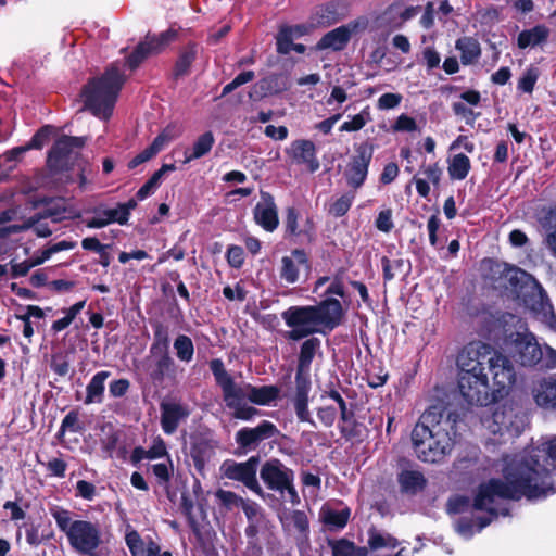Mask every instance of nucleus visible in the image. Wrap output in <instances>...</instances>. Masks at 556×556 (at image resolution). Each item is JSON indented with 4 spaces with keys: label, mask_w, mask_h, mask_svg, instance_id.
<instances>
[{
    "label": "nucleus",
    "mask_w": 556,
    "mask_h": 556,
    "mask_svg": "<svg viewBox=\"0 0 556 556\" xmlns=\"http://www.w3.org/2000/svg\"><path fill=\"white\" fill-rule=\"evenodd\" d=\"M543 226L551 230L547 235V243L554 250L556 254V207L551 208L543 219Z\"/></svg>",
    "instance_id": "e2e57ef3"
},
{
    "label": "nucleus",
    "mask_w": 556,
    "mask_h": 556,
    "mask_svg": "<svg viewBox=\"0 0 556 556\" xmlns=\"http://www.w3.org/2000/svg\"><path fill=\"white\" fill-rule=\"evenodd\" d=\"M351 510L345 507L341 510H321V521L330 529H343L350 519Z\"/></svg>",
    "instance_id": "49530a36"
},
{
    "label": "nucleus",
    "mask_w": 556,
    "mask_h": 556,
    "mask_svg": "<svg viewBox=\"0 0 556 556\" xmlns=\"http://www.w3.org/2000/svg\"><path fill=\"white\" fill-rule=\"evenodd\" d=\"M58 528L67 536L71 547L80 555L99 556L98 547L102 543L98 523L88 520H72V513L59 506L50 508Z\"/></svg>",
    "instance_id": "423d86ee"
},
{
    "label": "nucleus",
    "mask_w": 556,
    "mask_h": 556,
    "mask_svg": "<svg viewBox=\"0 0 556 556\" xmlns=\"http://www.w3.org/2000/svg\"><path fill=\"white\" fill-rule=\"evenodd\" d=\"M459 415L430 406L422 413L412 431L414 451L424 463H441L452 452Z\"/></svg>",
    "instance_id": "7ed1b4c3"
},
{
    "label": "nucleus",
    "mask_w": 556,
    "mask_h": 556,
    "mask_svg": "<svg viewBox=\"0 0 556 556\" xmlns=\"http://www.w3.org/2000/svg\"><path fill=\"white\" fill-rule=\"evenodd\" d=\"M249 392V401L253 404L266 406L275 402L279 397L280 389L277 386H262L255 387L247 383Z\"/></svg>",
    "instance_id": "c9c22d12"
},
{
    "label": "nucleus",
    "mask_w": 556,
    "mask_h": 556,
    "mask_svg": "<svg viewBox=\"0 0 556 556\" xmlns=\"http://www.w3.org/2000/svg\"><path fill=\"white\" fill-rule=\"evenodd\" d=\"M488 352H483L485 358H492L486 362V369L492 374L493 386L491 387L492 393H494L495 403L500 401L508 389L516 381V372L511 362L503 354L495 351L490 344L486 343Z\"/></svg>",
    "instance_id": "6e6552de"
},
{
    "label": "nucleus",
    "mask_w": 556,
    "mask_h": 556,
    "mask_svg": "<svg viewBox=\"0 0 556 556\" xmlns=\"http://www.w3.org/2000/svg\"><path fill=\"white\" fill-rule=\"evenodd\" d=\"M455 48L460 52V63L463 65L475 64L481 56L480 43L473 37L457 39Z\"/></svg>",
    "instance_id": "e433bc0d"
},
{
    "label": "nucleus",
    "mask_w": 556,
    "mask_h": 556,
    "mask_svg": "<svg viewBox=\"0 0 556 556\" xmlns=\"http://www.w3.org/2000/svg\"><path fill=\"white\" fill-rule=\"evenodd\" d=\"M125 83V74L117 65L111 64L100 76L88 79L81 88L84 110L96 117L110 118Z\"/></svg>",
    "instance_id": "39448f33"
},
{
    "label": "nucleus",
    "mask_w": 556,
    "mask_h": 556,
    "mask_svg": "<svg viewBox=\"0 0 556 556\" xmlns=\"http://www.w3.org/2000/svg\"><path fill=\"white\" fill-rule=\"evenodd\" d=\"M151 327L153 329V342L150 346V354L169 353V326L160 320H152Z\"/></svg>",
    "instance_id": "f704fd0d"
},
{
    "label": "nucleus",
    "mask_w": 556,
    "mask_h": 556,
    "mask_svg": "<svg viewBox=\"0 0 556 556\" xmlns=\"http://www.w3.org/2000/svg\"><path fill=\"white\" fill-rule=\"evenodd\" d=\"M151 355L156 359L154 368L150 371V378L154 383H162L166 376L175 372V362L169 353Z\"/></svg>",
    "instance_id": "a19ab883"
},
{
    "label": "nucleus",
    "mask_w": 556,
    "mask_h": 556,
    "mask_svg": "<svg viewBox=\"0 0 556 556\" xmlns=\"http://www.w3.org/2000/svg\"><path fill=\"white\" fill-rule=\"evenodd\" d=\"M198 58V43L194 41L188 42L184 46L179 52L177 60L173 67L174 79L188 76L191 71V66Z\"/></svg>",
    "instance_id": "7c9ffc66"
},
{
    "label": "nucleus",
    "mask_w": 556,
    "mask_h": 556,
    "mask_svg": "<svg viewBox=\"0 0 556 556\" xmlns=\"http://www.w3.org/2000/svg\"><path fill=\"white\" fill-rule=\"evenodd\" d=\"M294 379L295 394L292 402L296 418L301 422H308L316 427V422L308 410V394L312 387L311 369L296 366Z\"/></svg>",
    "instance_id": "dca6fc26"
},
{
    "label": "nucleus",
    "mask_w": 556,
    "mask_h": 556,
    "mask_svg": "<svg viewBox=\"0 0 556 556\" xmlns=\"http://www.w3.org/2000/svg\"><path fill=\"white\" fill-rule=\"evenodd\" d=\"M513 415L507 414L504 410L496 409L491 417V421L486 420L488 429L493 434H498L501 440L500 443L506 442L508 439H514L519 437L521 433L520 429L514 425V421L511 419Z\"/></svg>",
    "instance_id": "393cba45"
},
{
    "label": "nucleus",
    "mask_w": 556,
    "mask_h": 556,
    "mask_svg": "<svg viewBox=\"0 0 556 556\" xmlns=\"http://www.w3.org/2000/svg\"><path fill=\"white\" fill-rule=\"evenodd\" d=\"M541 475L542 472H538L532 457L526 450L518 459L504 468V480L491 478L478 486L472 507L476 510H486L491 516L497 517V510L491 506L495 497L513 501H519L522 497L527 500L546 497L552 488L547 486Z\"/></svg>",
    "instance_id": "f257e3e1"
},
{
    "label": "nucleus",
    "mask_w": 556,
    "mask_h": 556,
    "mask_svg": "<svg viewBox=\"0 0 556 556\" xmlns=\"http://www.w3.org/2000/svg\"><path fill=\"white\" fill-rule=\"evenodd\" d=\"M291 520L294 528L301 535V539L307 541L309 534V521L307 515L303 510H293L291 514Z\"/></svg>",
    "instance_id": "052dcab7"
},
{
    "label": "nucleus",
    "mask_w": 556,
    "mask_h": 556,
    "mask_svg": "<svg viewBox=\"0 0 556 556\" xmlns=\"http://www.w3.org/2000/svg\"><path fill=\"white\" fill-rule=\"evenodd\" d=\"M54 132V127L51 125H45L40 127L27 142V148L40 150L47 144Z\"/></svg>",
    "instance_id": "4d7b16f0"
},
{
    "label": "nucleus",
    "mask_w": 556,
    "mask_h": 556,
    "mask_svg": "<svg viewBox=\"0 0 556 556\" xmlns=\"http://www.w3.org/2000/svg\"><path fill=\"white\" fill-rule=\"evenodd\" d=\"M538 472L542 471V480L545 481L548 490V495L556 492V483L553 480V475H556V437L547 442L538 446H532L527 450Z\"/></svg>",
    "instance_id": "4468645a"
},
{
    "label": "nucleus",
    "mask_w": 556,
    "mask_h": 556,
    "mask_svg": "<svg viewBox=\"0 0 556 556\" xmlns=\"http://www.w3.org/2000/svg\"><path fill=\"white\" fill-rule=\"evenodd\" d=\"M45 206L43 210L36 213L30 217V220L37 223L38 220L51 218L54 223H60L66 218L67 212L65 201L63 198H48L43 197L34 202V207Z\"/></svg>",
    "instance_id": "a878e982"
},
{
    "label": "nucleus",
    "mask_w": 556,
    "mask_h": 556,
    "mask_svg": "<svg viewBox=\"0 0 556 556\" xmlns=\"http://www.w3.org/2000/svg\"><path fill=\"white\" fill-rule=\"evenodd\" d=\"M174 349L179 361L189 363L194 355V345L190 337L178 334L174 340Z\"/></svg>",
    "instance_id": "de8ad7c7"
},
{
    "label": "nucleus",
    "mask_w": 556,
    "mask_h": 556,
    "mask_svg": "<svg viewBox=\"0 0 556 556\" xmlns=\"http://www.w3.org/2000/svg\"><path fill=\"white\" fill-rule=\"evenodd\" d=\"M311 308L318 327L326 331V334L342 324L345 314L341 302L331 296L321 300L316 305H311Z\"/></svg>",
    "instance_id": "f3484780"
},
{
    "label": "nucleus",
    "mask_w": 556,
    "mask_h": 556,
    "mask_svg": "<svg viewBox=\"0 0 556 556\" xmlns=\"http://www.w3.org/2000/svg\"><path fill=\"white\" fill-rule=\"evenodd\" d=\"M399 545V541L390 535L381 534L376 528L368 530V546L371 551H377L383 547L395 548Z\"/></svg>",
    "instance_id": "09e8293b"
},
{
    "label": "nucleus",
    "mask_w": 556,
    "mask_h": 556,
    "mask_svg": "<svg viewBox=\"0 0 556 556\" xmlns=\"http://www.w3.org/2000/svg\"><path fill=\"white\" fill-rule=\"evenodd\" d=\"M226 260L230 267L239 269L244 264V251L240 245L231 244L226 252Z\"/></svg>",
    "instance_id": "69168bd1"
},
{
    "label": "nucleus",
    "mask_w": 556,
    "mask_h": 556,
    "mask_svg": "<svg viewBox=\"0 0 556 556\" xmlns=\"http://www.w3.org/2000/svg\"><path fill=\"white\" fill-rule=\"evenodd\" d=\"M381 266L384 282L393 280L397 274L407 275L410 270L409 260L402 257L390 260L387 256H382Z\"/></svg>",
    "instance_id": "c03bdc74"
},
{
    "label": "nucleus",
    "mask_w": 556,
    "mask_h": 556,
    "mask_svg": "<svg viewBox=\"0 0 556 556\" xmlns=\"http://www.w3.org/2000/svg\"><path fill=\"white\" fill-rule=\"evenodd\" d=\"M551 30L545 24H538L518 34L517 47L521 50L543 46L549 38Z\"/></svg>",
    "instance_id": "c756f323"
},
{
    "label": "nucleus",
    "mask_w": 556,
    "mask_h": 556,
    "mask_svg": "<svg viewBox=\"0 0 556 556\" xmlns=\"http://www.w3.org/2000/svg\"><path fill=\"white\" fill-rule=\"evenodd\" d=\"M374 150V144L368 140L354 144V154L350 157L343 174L346 185L354 190L359 189L367 179Z\"/></svg>",
    "instance_id": "9d476101"
},
{
    "label": "nucleus",
    "mask_w": 556,
    "mask_h": 556,
    "mask_svg": "<svg viewBox=\"0 0 556 556\" xmlns=\"http://www.w3.org/2000/svg\"><path fill=\"white\" fill-rule=\"evenodd\" d=\"M167 138L166 136L161 132L159 134L151 144H149L143 151L138 153L135 157H132L128 164L127 167L129 169H135L140 164L150 161L152 157H154L164 147Z\"/></svg>",
    "instance_id": "37998d69"
},
{
    "label": "nucleus",
    "mask_w": 556,
    "mask_h": 556,
    "mask_svg": "<svg viewBox=\"0 0 556 556\" xmlns=\"http://www.w3.org/2000/svg\"><path fill=\"white\" fill-rule=\"evenodd\" d=\"M299 266H303L308 271L312 268L308 255L303 249H294L291 256L281 258L280 278L288 283H295L299 280Z\"/></svg>",
    "instance_id": "b1692460"
},
{
    "label": "nucleus",
    "mask_w": 556,
    "mask_h": 556,
    "mask_svg": "<svg viewBox=\"0 0 556 556\" xmlns=\"http://www.w3.org/2000/svg\"><path fill=\"white\" fill-rule=\"evenodd\" d=\"M261 201L253 208L254 222L264 230L273 232L279 226L278 207L274 195L261 190Z\"/></svg>",
    "instance_id": "aec40b11"
},
{
    "label": "nucleus",
    "mask_w": 556,
    "mask_h": 556,
    "mask_svg": "<svg viewBox=\"0 0 556 556\" xmlns=\"http://www.w3.org/2000/svg\"><path fill=\"white\" fill-rule=\"evenodd\" d=\"M180 506H181V510H182L184 515L187 517L188 525H189L191 531L193 532V534L195 535L198 541H201L202 532H201L199 522L197 521V519L194 518V516L192 514L193 501L188 495L182 494Z\"/></svg>",
    "instance_id": "864d4df0"
},
{
    "label": "nucleus",
    "mask_w": 556,
    "mask_h": 556,
    "mask_svg": "<svg viewBox=\"0 0 556 556\" xmlns=\"http://www.w3.org/2000/svg\"><path fill=\"white\" fill-rule=\"evenodd\" d=\"M261 463V456L253 455L245 462L225 460L220 470L225 478L242 483L247 489L263 497L264 491L257 480V470Z\"/></svg>",
    "instance_id": "1a4fd4ad"
},
{
    "label": "nucleus",
    "mask_w": 556,
    "mask_h": 556,
    "mask_svg": "<svg viewBox=\"0 0 556 556\" xmlns=\"http://www.w3.org/2000/svg\"><path fill=\"white\" fill-rule=\"evenodd\" d=\"M178 36L177 30L169 28L159 35L147 34L132 52L126 58V65L130 71H136L150 55L159 54L165 50Z\"/></svg>",
    "instance_id": "9b49d317"
},
{
    "label": "nucleus",
    "mask_w": 556,
    "mask_h": 556,
    "mask_svg": "<svg viewBox=\"0 0 556 556\" xmlns=\"http://www.w3.org/2000/svg\"><path fill=\"white\" fill-rule=\"evenodd\" d=\"M281 318L290 330L283 332L288 341H300L315 333L326 334L318 327L311 305H292L281 313Z\"/></svg>",
    "instance_id": "0eeeda50"
},
{
    "label": "nucleus",
    "mask_w": 556,
    "mask_h": 556,
    "mask_svg": "<svg viewBox=\"0 0 556 556\" xmlns=\"http://www.w3.org/2000/svg\"><path fill=\"white\" fill-rule=\"evenodd\" d=\"M470 169V159L464 153H458L447 159V173L451 180H464Z\"/></svg>",
    "instance_id": "79ce46f5"
},
{
    "label": "nucleus",
    "mask_w": 556,
    "mask_h": 556,
    "mask_svg": "<svg viewBox=\"0 0 556 556\" xmlns=\"http://www.w3.org/2000/svg\"><path fill=\"white\" fill-rule=\"evenodd\" d=\"M397 482L403 493L417 494L427 485V479L424 473L418 470H402L399 473Z\"/></svg>",
    "instance_id": "72a5a7b5"
},
{
    "label": "nucleus",
    "mask_w": 556,
    "mask_h": 556,
    "mask_svg": "<svg viewBox=\"0 0 556 556\" xmlns=\"http://www.w3.org/2000/svg\"><path fill=\"white\" fill-rule=\"evenodd\" d=\"M482 351L488 352L486 343L473 341L465 345L457 356L458 390L469 405L488 406L495 403L485 371L486 362L492 358H485Z\"/></svg>",
    "instance_id": "20e7f679"
},
{
    "label": "nucleus",
    "mask_w": 556,
    "mask_h": 556,
    "mask_svg": "<svg viewBox=\"0 0 556 556\" xmlns=\"http://www.w3.org/2000/svg\"><path fill=\"white\" fill-rule=\"evenodd\" d=\"M214 455L215 446L212 441L199 438L191 443L190 456L194 468L200 475H204L205 466Z\"/></svg>",
    "instance_id": "cd10ccee"
},
{
    "label": "nucleus",
    "mask_w": 556,
    "mask_h": 556,
    "mask_svg": "<svg viewBox=\"0 0 556 556\" xmlns=\"http://www.w3.org/2000/svg\"><path fill=\"white\" fill-rule=\"evenodd\" d=\"M50 368L55 375L60 377L67 376L71 368L67 356L63 355L62 353L52 355Z\"/></svg>",
    "instance_id": "338daca9"
},
{
    "label": "nucleus",
    "mask_w": 556,
    "mask_h": 556,
    "mask_svg": "<svg viewBox=\"0 0 556 556\" xmlns=\"http://www.w3.org/2000/svg\"><path fill=\"white\" fill-rule=\"evenodd\" d=\"M349 13L348 4L331 0L318 5L313 14V22L317 26L328 27L343 20Z\"/></svg>",
    "instance_id": "5701e85b"
},
{
    "label": "nucleus",
    "mask_w": 556,
    "mask_h": 556,
    "mask_svg": "<svg viewBox=\"0 0 556 556\" xmlns=\"http://www.w3.org/2000/svg\"><path fill=\"white\" fill-rule=\"evenodd\" d=\"M300 345L296 366L311 369L316 354L320 351L321 341L317 337H307Z\"/></svg>",
    "instance_id": "58836bf2"
},
{
    "label": "nucleus",
    "mask_w": 556,
    "mask_h": 556,
    "mask_svg": "<svg viewBox=\"0 0 556 556\" xmlns=\"http://www.w3.org/2000/svg\"><path fill=\"white\" fill-rule=\"evenodd\" d=\"M260 477L268 490L279 492L290 480H294V471L279 458L273 457L262 464Z\"/></svg>",
    "instance_id": "6ab92c4d"
},
{
    "label": "nucleus",
    "mask_w": 556,
    "mask_h": 556,
    "mask_svg": "<svg viewBox=\"0 0 556 556\" xmlns=\"http://www.w3.org/2000/svg\"><path fill=\"white\" fill-rule=\"evenodd\" d=\"M481 273L494 289L520 301L536 319L556 329V315L551 300L532 275L516 265L490 257L482 260Z\"/></svg>",
    "instance_id": "f03ea898"
},
{
    "label": "nucleus",
    "mask_w": 556,
    "mask_h": 556,
    "mask_svg": "<svg viewBox=\"0 0 556 556\" xmlns=\"http://www.w3.org/2000/svg\"><path fill=\"white\" fill-rule=\"evenodd\" d=\"M85 144L86 137L62 135L48 151L47 166L54 173L67 170L73 150L81 149Z\"/></svg>",
    "instance_id": "2eb2a0df"
},
{
    "label": "nucleus",
    "mask_w": 556,
    "mask_h": 556,
    "mask_svg": "<svg viewBox=\"0 0 556 556\" xmlns=\"http://www.w3.org/2000/svg\"><path fill=\"white\" fill-rule=\"evenodd\" d=\"M340 433L346 440L358 439L362 437V424L355 419V414L353 413V419H350L348 422H343V425L339 426Z\"/></svg>",
    "instance_id": "0e129e2a"
},
{
    "label": "nucleus",
    "mask_w": 556,
    "mask_h": 556,
    "mask_svg": "<svg viewBox=\"0 0 556 556\" xmlns=\"http://www.w3.org/2000/svg\"><path fill=\"white\" fill-rule=\"evenodd\" d=\"M84 430L83 424L79 421V413L76 409L70 410L63 418L60 429L56 433V438L61 439L66 431L74 433L81 432Z\"/></svg>",
    "instance_id": "3c124183"
},
{
    "label": "nucleus",
    "mask_w": 556,
    "mask_h": 556,
    "mask_svg": "<svg viewBox=\"0 0 556 556\" xmlns=\"http://www.w3.org/2000/svg\"><path fill=\"white\" fill-rule=\"evenodd\" d=\"M355 199V193L353 191H349L338 198L333 203H331L329 207V213L334 217L344 216L351 208L353 201Z\"/></svg>",
    "instance_id": "6e6d98bb"
},
{
    "label": "nucleus",
    "mask_w": 556,
    "mask_h": 556,
    "mask_svg": "<svg viewBox=\"0 0 556 556\" xmlns=\"http://www.w3.org/2000/svg\"><path fill=\"white\" fill-rule=\"evenodd\" d=\"M281 75L279 74H270L264 78H262L257 83V87L262 91L263 96L279 93L283 90V87L280 85Z\"/></svg>",
    "instance_id": "13d9d810"
},
{
    "label": "nucleus",
    "mask_w": 556,
    "mask_h": 556,
    "mask_svg": "<svg viewBox=\"0 0 556 556\" xmlns=\"http://www.w3.org/2000/svg\"><path fill=\"white\" fill-rule=\"evenodd\" d=\"M328 396L331 400L336 401L339 409H340V419L342 422H348L350 419H353V410L348 408L345 400L341 396V394L336 389H330L329 391H325L321 397Z\"/></svg>",
    "instance_id": "bf43d9fd"
},
{
    "label": "nucleus",
    "mask_w": 556,
    "mask_h": 556,
    "mask_svg": "<svg viewBox=\"0 0 556 556\" xmlns=\"http://www.w3.org/2000/svg\"><path fill=\"white\" fill-rule=\"evenodd\" d=\"M349 30L346 27L339 26L328 33H326L316 43L315 49L317 51L332 50L334 52L343 51L349 42Z\"/></svg>",
    "instance_id": "c85d7f7f"
},
{
    "label": "nucleus",
    "mask_w": 556,
    "mask_h": 556,
    "mask_svg": "<svg viewBox=\"0 0 556 556\" xmlns=\"http://www.w3.org/2000/svg\"><path fill=\"white\" fill-rule=\"evenodd\" d=\"M215 143L214 135L211 130L203 132L198 137L191 151H185L184 163H190L191 161L201 159L210 153Z\"/></svg>",
    "instance_id": "ea45409f"
},
{
    "label": "nucleus",
    "mask_w": 556,
    "mask_h": 556,
    "mask_svg": "<svg viewBox=\"0 0 556 556\" xmlns=\"http://www.w3.org/2000/svg\"><path fill=\"white\" fill-rule=\"evenodd\" d=\"M539 76L540 70L534 65H530L518 79L517 89L521 92L531 94L534 90Z\"/></svg>",
    "instance_id": "8fccbe9b"
},
{
    "label": "nucleus",
    "mask_w": 556,
    "mask_h": 556,
    "mask_svg": "<svg viewBox=\"0 0 556 556\" xmlns=\"http://www.w3.org/2000/svg\"><path fill=\"white\" fill-rule=\"evenodd\" d=\"M299 211L295 207H288L286 211V233L292 237H301V228H299Z\"/></svg>",
    "instance_id": "680f3d73"
},
{
    "label": "nucleus",
    "mask_w": 556,
    "mask_h": 556,
    "mask_svg": "<svg viewBox=\"0 0 556 556\" xmlns=\"http://www.w3.org/2000/svg\"><path fill=\"white\" fill-rule=\"evenodd\" d=\"M94 213L97 216L86 220V226L88 228L100 229L113 223L126 225L117 206L105 210L94 208Z\"/></svg>",
    "instance_id": "4c0bfd02"
},
{
    "label": "nucleus",
    "mask_w": 556,
    "mask_h": 556,
    "mask_svg": "<svg viewBox=\"0 0 556 556\" xmlns=\"http://www.w3.org/2000/svg\"><path fill=\"white\" fill-rule=\"evenodd\" d=\"M280 434L279 429L269 420H262L256 427H243L235 434L237 456L255 451L260 444Z\"/></svg>",
    "instance_id": "ddd939ff"
},
{
    "label": "nucleus",
    "mask_w": 556,
    "mask_h": 556,
    "mask_svg": "<svg viewBox=\"0 0 556 556\" xmlns=\"http://www.w3.org/2000/svg\"><path fill=\"white\" fill-rule=\"evenodd\" d=\"M370 121V110L369 106H366L358 114L354 115L351 121L344 122L340 126V131H358Z\"/></svg>",
    "instance_id": "5fc2aeb1"
},
{
    "label": "nucleus",
    "mask_w": 556,
    "mask_h": 556,
    "mask_svg": "<svg viewBox=\"0 0 556 556\" xmlns=\"http://www.w3.org/2000/svg\"><path fill=\"white\" fill-rule=\"evenodd\" d=\"M161 427L165 434H173L177 431L180 421L189 417L187 406L175 402H161Z\"/></svg>",
    "instance_id": "4be33fe9"
},
{
    "label": "nucleus",
    "mask_w": 556,
    "mask_h": 556,
    "mask_svg": "<svg viewBox=\"0 0 556 556\" xmlns=\"http://www.w3.org/2000/svg\"><path fill=\"white\" fill-rule=\"evenodd\" d=\"M292 31L286 27L279 31L277 37L276 47L279 54H288L292 50Z\"/></svg>",
    "instance_id": "774afa93"
},
{
    "label": "nucleus",
    "mask_w": 556,
    "mask_h": 556,
    "mask_svg": "<svg viewBox=\"0 0 556 556\" xmlns=\"http://www.w3.org/2000/svg\"><path fill=\"white\" fill-rule=\"evenodd\" d=\"M532 393L539 406L556 410V376L540 380L534 386Z\"/></svg>",
    "instance_id": "bb28decb"
},
{
    "label": "nucleus",
    "mask_w": 556,
    "mask_h": 556,
    "mask_svg": "<svg viewBox=\"0 0 556 556\" xmlns=\"http://www.w3.org/2000/svg\"><path fill=\"white\" fill-rule=\"evenodd\" d=\"M111 376V372L108 370L98 371L92 376L90 381L86 387V396L84 403L86 405L90 404H101L104 400V391H105V380Z\"/></svg>",
    "instance_id": "473e14b6"
},
{
    "label": "nucleus",
    "mask_w": 556,
    "mask_h": 556,
    "mask_svg": "<svg viewBox=\"0 0 556 556\" xmlns=\"http://www.w3.org/2000/svg\"><path fill=\"white\" fill-rule=\"evenodd\" d=\"M286 154L298 165L305 164L311 173L319 169V161L316 156V147L308 139H298L286 149Z\"/></svg>",
    "instance_id": "412c9836"
},
{
    "label": "nucleus",
    "mask_w": 556,
    "mask_h": 556,
    "mask_svg": "<svg viewBox=\"0 0 556 556\" xmlns=\"http://www.w3.org/2000/svg\"><path fill=\"white\" fill-rule=\"evenodd\" d=\"M210 370L212 371L216 384L220 388L223 400L228 408L236 407L240 403L249 400L247 383L237 384L233 377L225 368L220 358H214L210 362Z\"/></svg>",
    "instance_id": "f8f14e48"
},
{
    "label": "nucleus",
    "mask_w": 556,
    "mask_h": 556,
    "mask_svg": "<svg viewBox=\"0 0 556 556\" xmlns=\"http://www.w3.org/2000/svg\"><path fill=\"white\" fill-rule=\"evenodd\" d=\"M176 169L175 164H163L156 172L152 174V176L139 188L136 193L138 200L142 201L152 193H154L155 189L159 187L162 177L164 174L168 172H174Z\"/></svg>",
    "instance_id": "a18cd8bd"
},
{
    "label": "nucleus",
    "mask_w": 556,
    "mask_h": 556,
    "mask_svg": "<svg viewBox=\"0 0 556 556\" xmlns=\"http://www.w3.org/2000/svg\"><path fill=\"white\" fill-rule=\"evenodd\" d=\"M417 10L418 8L416 7H407L403 9V3L401 1H396L386 9V14H397L399 23L396 22L394 25L395 27H402L406 21L413 18L417 14Z\"/></svg>",
    "instance_id": "603ef678"
},
{
    "label": "nucleus",
    "mask_w": 556,
    "mask_h": 556,
    "mask_svg": "<svg viewBox=\"0 0 556 556\" xmlns=\"http://www.w3.org/2000/svg\"><path fill=\"white\" fill-rule=\"evenodd\" d=\"M513 358L523 367H533L542 358V346L532 333L516 334L511 345Z\"/></svg>",
    "instance_id": "a211bd4d"
},
{
    "label": "nucleus",
    "mask_w": 556,
    "mask_h": 556,
    "mask_svg": "<svg viewBox=\"0 0 556 556\" xmlns=\"http://www.w3.org/2000/svg\"><path fill=\"white\" fill-rule=\"evenodd\" d=\"M125 541L131 556H154L161 551L160 545L152 539L146 544L136 530L128 532Z\"/></svg>",
    "instance_id": "2f4dec72"
}]
</instances>
